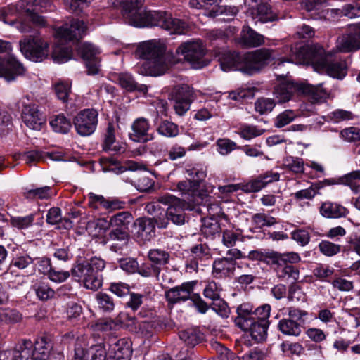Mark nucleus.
<instances>
[{
    "instance_id": "9b49d317",
    "label": "nucleus",
    "mask_w": 360,
    "mask_h": 360,
    "mask_svg": "<svg viewBox=\"0 0 360 360\" xmlns=\"http://www.w3.org/2000/svg\"><path fill=\"white\" fill-rule=\"evenodd\" d=\"M19 46L21 53L30 60L41 62L49 56V44L39 36L25 37Z\"/></svg>"
},
{
    "instance_id": "20e7f679",
    "label": "nucleus",
    "mask_w": 360,
    "mask_h": 360,
    "mask_svg": "<svg viewBox=\"0 0 360 360\" xmlns=\"http://www.w3.org/2000/svg\"><path fill=\"white\" fill-rule=\"evenodd\" d=\"M51 2L49 0H20L15 5L8 7L7 11L2 14L1 19L5 23L16 27L20 32H30L32 30V25L26 20H11L8 22L6 16L13 14L14 11L22 15L27 16L36 27H45L47 24L45 18L39 13H44L51 9Z\"/></svg>"
},
{
    "instance_id": "c9c22d12",
    "label": "nucleus",
    "mask_w": 360,
    "mask_h": 360,
    "mask_svg": "<svg viewBox=\"0 0 360 360\" xmlns=\"http://www.w3.org/2000/svg\"><path fill=\"white\" fill-rule=\"evenodd\" d=\"M148 257L150 262L161 271L162 267L169 263L170 255L165 250L155 248L148 251Z\"/></svg>"
},
{
    "instance_id": "5701e85b",
    "label": "nucleus",
    "mask_w": 360,
    "mask_h": 360,
    "mask_svg": "<svg viewBox=\"0 0 360 360\" xmlns=\"http://www.w3.org/2000/svg\"><path fill=\"white\" fill-rule=\"evenodd\" d=\"M279 179V173L273 171H267L248 182L245 190L249 192L256 193L265 188L268 184L278 181Z\"/></svg>"
},
{
    "instance_id": "c756f323",
    "label": "nucleus",
    "mask_w": 360,
    "mask_h": 360,
    "mask_svg": "<svg viewBox=\"0 0 360 360\" xmlns=\"http://www.w3.org/2000/svg\"><path fill=\"white\" fill-rule=\"evenodd\" d=\"M253 307L248 303L241 304L237 308L238 316L235 319L236 325L240 329H246L252 324Z\"/></svg>"
},
{
    "instance_id": "ea45409f",
    "label": "nucleus",
    "mask_w": 360,
    "mask_h": 360,
    "mask_svg": "<svg viewBox=\"0 0 360 360\" xmlns=\"http://www.w3.org/2000/svg\"><path fill=\"white\" fill-rule=\"evenodd\" d=\"M238 12V9L236 6H219L217 9H212L208 11L207 15L210 18H216L218 16H223L221 18V20H230L233 18L234 16Z\"/></svg>"
},
{
    "instance_id": "774afa93",
    "label": "nucleus",
    "mask_w": 360,
    "mask_h": 360,
    "mask_svg": "<svg viewBox=\"0 0 360 360\" xmlns=\"http://www.w3.org/2000/svg\"><path fill=\"white\" fill-rule=\"evenodd\" d=\"M191 252L195 259H207L210 256V249L205 244H198L191 248Z\"/></svg>"
},
{
    "instance_id": "473e14b6",
    "label": "nucleus",
    "mask_w": 360,
    "mask_h": 360,
    "mask_svg": "<svg viewBox=\"0 0 360 360\" xmlns=\"http://www.w3.org/2000/svg\"><path fill=\"white\" fill-rule=\"evenodd\" d=\"M132 220V214L128 211H123L112 215L110 218L108 226L113 229L129 231Z\"/></svg>"
},
{
    "instance_id": "72a5a7b5",
    "label": "nucleus",
    "mask_w": 360,
    "mask_h": 360,
    "mask_svg": "<svg viewBox=\"0 0 360 360\" xmlns=\"http://www.w3.org/2000/svg\"><path fill=\"white\" fill-rule=\"evenodd\" d=\"M278 328L284 335L298 337L302 333L301 325L296 321L283 318L278 321Z\"/></svg>"
},
{
    "instance_id": "680f3d73",
    "label": "nucleus",
    "mask_w": 360,
    "mask_h": 360,
    "mask_svg": "<svg viewBox=\"0 0 360 360\" xmlns=\"http://www.w3.org/2000/svg\"><path fill=\"white\" fill-rule=\"evenodd\" d=\"M252 221L258 227L271 226L276 224V218L264 213L255 214L252 217Z\"/></svg>"
},
{
    "instance_id": "69168bd1",
    "label": "nucleus",
    "mask_w": 360,
    "mask_h": 360,
    "mask_svg": "<svg viewBox=\"0 0 360 360\" xmlns=\"http://www.w3.org/2000/svg\"><path fill=\"white\" fill-rule=\"evenodd\" d=\"M88 204L91 207L94 209L103 207L106 210L108 198H105L104 196L90 193L88 195Z\"/></svg>"
},
{
    "instance_id": "6ab92c4d",
    "label": "nucleus",
    "mask_w": 360,
    "mask_h": 360,
    "mask_svg": "<svg viewBox=\"0 0 360 360\" xmlns=\"http://www.w3.org/2000/svg\"><path fill=\"white\" fill-rule=\"evenodd\" d=\"M22 119L27 127L36 131H39L46 123L45 116L35 104H28L24 106L22 111Z\"/></svg>"
},
{
    "instance_id": "79ce46f5",
    "label": "nucleus",
    "mask_w": 360,
    "mask_h": 360,
    "mask_svg": "<svg viewBox=\"0 0 360 360\" xmlns=\"http://www.w3.org/2000/svg\"><path fill=\"white\" fill-rule=\"evenodd\" d=\"M96 300L98 307L103 312L109 313L115 309L113 298L105 292H98L96 295Z\"/></svg>"
},
{
    "instance_id": "393cba45",
    "label": "nucleus",
    "mask_w": 360,
    "mask_h": 360,
    "mask_svg": "<svg viewBox=\"0 0 360 360\" xmlns=\"http://www.w3.org/2000/svg\"><path fill=\"white\" fill-rule=\"evenodd\" d=\"M134 224L137 236L143 240L150 241L155 236V221L152 218H138Z\"/></svg>"
},
{
    "instance_id": "c85d7f7f",
    "label": "nucleus",
    "mask_w": 360,
    "mask_h": 360,
    "mask_svg": "<svg viewBox=\"0 0 360 360\" xmlns=\"http://www.w3.org/2000/svg\"><path fill=\"white\" fill-rule=\"evenodd\" d=\"M240 43L248 48L257 47L264 44V38L263 35L257 33L249 26H246L243 27L242 30Z\"/></svg>"
},
{
    "instance_id": "3c124183",
    "label": "nucleus",
    "mask_w": 360,
    "mask_h": 360,
    "mask_svg": "<svg viewBox=\"0 0 360 360\" xmlns=\"http://www.w3.org/2000/svg\"><path fill=\"white\" fill-rule=\"evenodd\" d=\"M220 226L218 222L214 219H205L201 227L202 234L207 238H213L219 232Z\"/></svg>"
},
{
    "instance_id": "cd10ccee",
    "label": "nucleus",
    "mask_w": 360,
    "mask_h": 360,
    "mask_svg": "<svg viewBox=\"0 0 360 360\" xmlns=\"http://www.w3.org/2000/svg\"><path fill=\"white\" fill-rule=\"evenodd\" d=\"M320 213L326 218L338 219L346 217L349 211L346 207L338 203L326 201L322 203L320 207Z\"/></svg>"
},
{
    "instance_id": "0e129e2a",
    "label": "nucleus",
    "mask_w": 360,
    "mask_h": 360,
    "mask_svg": "<svg viewBox=\"0 0 360 360\" xmlns=\"http://www.w3.org/2000/svg\"><path fill=\"white\" fill-rule=\"evenodd\" d=\"M211 309L222 318L228 317L230 314L226 302L221 298L213 301Z\"/></svg>"
},
{
    "instance_id": "4be33fe9",
    "label": "nucleus",
    "mask_w": 360,
    "mask_h": 360,
    "mask_svg": "<svg viewBox=\"0 0 360 360\" xmlns=\"http://www.w3.org/2000/svg\"><path fill=\"white\" fill-rule=\"evenodd\" d=\"M236 264V261L228 257L217 258L212 264V275L217 278L229 277L233 274Z\"/></svg>"
},
{
    "instance_id": "b1692460",
    "label": "nucleus",
    "mask_w": 360,
    "mask_h": 360,
    "mask_svg": "<svg viewBox=\"0 0 360 360\" xmlns=\"http://www.w3.org/2000/svg\"><path fill=\"white\" fill-rule=\"evenodd\" d=\"M31 350L33 360H47L52 348L51 338L47 335H43L37 338Z\"/></svg>"
},
{
    "instance_id": "de8ad7c7",
    "label": "nucleus",
    "mask_w": 360,
    "mask_h": 360,
    "mask_svg": "<svg viewBox=\"0 0 360 360\" xmlns=\"http://www.w3.org/2000/svg\"><path fill=\"white\" fill-rule=\"evenodd\" d=\"M34 262V259L27 253H17L13 257L11 265L18 269L23 270Z\"/></svg>"
},
{
    "instance_id": "9d476101",
    "label": "nucleus",
    "mask_w": 360,
    "mask_h": 360,
    "mask_svg": "<svg viewBox=\"0 0 360 360\" xmlns=\"http://www.w3.org/2000/svg\"><path fill=\"white\" fill-rule=\"evenodd\" d=\"M11 43L0 39V77L11 82L24 73L25 68L11 53Z\"/></svg>"
},
{
    "instance_id": "7c9ffc66",
    "label": "nucleus",
    "mask_w": 360,
    "mask_h": 360,
    "mask_svg": "<svg viewBox=\"0 0 360 360\" xmlns=\"http://www.w3.org/2000/svg\"><path fill=\"white\" fill-rule=\"evenodd\" d=\"M150 127L149 122L147 119L144 117L136 119L131 125L133 132L129 135L130 139L137 142L141 140L144 141H148V139L145 137L148 135Z\"/></svg>"
},
{
    "instance_id": "aec40b11",
    "label": "nucleus",
    "mask_w": 360,
    "mask_h": 360,
    "mask_svg": "<svg viewBox=\"0 0 360 360\" xmlns=\"http://www.w3.org/2000/svg\"><path fill=\"white\" fill-rule=\"evenodd\" d=\"M132 354L131 342L125 338L111 344L107 352V360H130Z\"/></svg>"
},
{
    "instance_id": "0eeeda50",
    "label": "nucleus",
    "mask_w": 360,
    "mask_h": 360,
    "mask_svg": "<svg viewBox=\"0 0 360 360\" xmlns=\"http://www.w3.org/2000/svg\"><path fill=\"white\" fill-rule=\"evenodd\" d=\"M86 26L82 20L72 19L69 22L58 27L55 37L58 43L71 41H79L85 34ZM72 50L69 46L57 44L53 50L51 56L55 63H64L72 58Z\"/></svg>"
},
{
    "instance_id": "4468645a",
    "label": "nucleus",
    "mask_w": 360,
    "mask_h": 360,
    "mask_svg": "<svg viewBox=\"0 0 360 360\" xmlns=\"http://www.w3.org/2000/svg\"><path fill=\"white\" fill-rule=\"evenodd\" d=\"M195 97L194 90L190 86L181 84L175 86L172 92L175 112L179 116L184 115L190 109Z\"/></svg>"
},
{
    "instance_id": "603ef678",
    "label": "nucleus",
    "mask_w": 360,
    "mask_h": 360,
    "mask_svg": "<svg viewBox=\"0 0 360 360\" xmlns=\"http://www.w3.org/2000/svg\"><path fill=\"white\" fill-rule=\"evenodd\" d=\"M275 105L274 99L269 98H260L255 101V109L261 115L267 114L272 111Z\"/></svg>"
},
{
    "instance_id": "39448f33",
    "label": "nucleus",
    "mask_w": 360,
    "mask_h": 360,
    "mask_svg": "<svg viewBox=\"0 0 360 360\" xmlns=\"http://www.w3.org/2000/svg\"><path fill=\"white\" fill-rule=\"evenodd\" d=\"M252 261L262 262L273 266L279 278H290L296 281L300 278V271L295 266L288 264H296L301 261L300 255L295 252L281 253L271 250H254L246 255Z\"/></svg>"
},
{
    "instance_id": "052dcab7",
    "label": "nucleus",
    "mask_w": 360,
    "mask_h": 360,
    "mask_svg": "<svg viewBox=\"0 0 360 360\" xmlns=\"http://www.w3.org/2000/svg\"><path fill=\"white\" fill-rule=\"evenodd\" d=\"M296 115L292 110H285L277 115L275 122V126L278 128H281L290 122H292Z\"/></svg>"
},
{
    "instance_id": "a211bd4d",
    "label": "nucleus",
    "mask_w": 360,
    "mask_h": 360,
    "mask_svg": "<svg viewBox=\"0 0 360 360\" xmlns=\"http://www.w3.org/2000/svg\"><path fill=\"white\" fill-rule=\"evenodd\" d=\"M271 0H251L255 3L250 8V13L254 20L262 23L273 22L277 20V15L274 12L270 5Z\"/></svg>"
},
{
    "instance_id": "4d7b16f0",
    "label": "nucleus",
    "mask_w": 360,
    "mask_h": 360,
    "mask_svg": "<svg viewBox=\"0 0 360 360\" xmlns=\"http://www.w3.org/2000/svg\"><path fill=\"white\" fill-rule=\"evenodd\" d=\"M264 131V129L257 126L245 124L240 127L239 134L243 139L249 140L262 135Z\"/></svg>"
},
{
    "instance_id": "c03bdc74",
    "label": "nucleus",
    "mask_w": 360,
    "mask_h": 360,
    "mask_svg": "<svg viewBox=\"0 0 360 360\" xmlns=\"http://www.w3.org/2000/svg\"><path fill=\"white\" fill-rule=\"evenodd\" d=\"M360 180V170L352 171L340 179V182L348 186L354 193L360 191V185L358 181Z\"/></svg>"
},
{
    "instance_id": "6e6d98bb",
    "label": "nucleus",
    "mask_w": 360,
    "mask_h": 360,
    "mask_svg": "<svg viewBox=\"0 0 360 360\" xmlns=\"http://www.w3.org/2000/svg\"><path fill=\"white\" fill-rule=\"evenodd\" d=\"M319 249L323 255L333 257L340 252L341 246L328 240H322L319 244Z\"/></svg>"
},
{
    "instance_id": "423d86ee",
    "label": "nucleus",
    "mask_w": 360,
    "mask_h": 360,
    "mask_svg": "<svg viewBox=\"0 0 360 360\" xmlns=\"http://www.w3.org/2000/svg\"><path fill=\"white\" fill-rule=\"evenodd\" d=\"M136 56L144 60L139 69V72L143 75L158 77L164 75L169 69L163 48L153 41L141 43L136 49Z\"/></svg>"
},
{
    "instance_id": "8fccbe9b",
    "label": "nucleus",
    "mask_w": 360,
    "mask_h": 360,
    "mask_svg": "<svg viewBox=\"0 0 360 360\" xmlns=\"http://www.w3.org/2000/svg\"><path fill=\"white\" fill-rule=\"evenodd\" d=\"M284 167L295 174H301L304 172V162L302 159L296 157H288L284 160Z\"/></svg>"
},
{
    "instance_id": "a18cd8bd",
    "label": "nucleus",
    "mask_w": 360,
    "mask_h": 360,
    "mask_svg": "<svg viewBox=\"0 0 360 360\" xmlns=\"http://www.w3.org/2000/svg\"><path fill=\"white\" fill-rule=\"evenodd\" d=\"M34 220V214H30L24 217H11L10 223L13 227L18 229H26L33 224Z\"/></svg>"
},
{
    "instance_id": "6e6552de",
    "label": "nucleus",
    "mask_w": 360,
    "mask_h": 360,
    "mask_svg": "<svg viewBox=\"0 0 360 360\" xmlns=\"http://www.w3.org/2000/svg\"><path fill=\"white\" fill-rule=\"evenodd\" d=\"M104 259L92 257L89 261L77 259L73 264L70 272L72 276L88 290L96 291L103 284V278L100 273L105 268Z\"/></svg>"
},
{
    "instance_id": "f8f14e48",
    "label": "nucleus",
    "mask_w": 360,
    "mask_h": 360,
    "mask_svg": "<svg viewBox=\"0 0 360 360\" xmlns=\"http://www.w3.org/2000/svg\"><path fill=\"white\" fill-rule=\"evenodd\" d=\"M176 53L196 69L202 68L205 64L203 60L206 49L201 41H189L182 43L176 49Z\"/></svg>"
},
{
    "instance_id": "e433bc0d",
    "label": "nucleus",
    "mask_w": 360,
    "mask_h": 360,
    "mask_svg": "<svg viewBox=\"0 0 360 360\" xmlns=\"http://www.w3.org/2000/svg\"><path fill=\"white\" fill-rule=\"evenodd\" d=\"M179 338L186 344L193 347L203 339V334L198 328L192 327L181 330Z\"/></svg>"
},
{
    "instance_id": "09e8293b",
    "label": "nucleus",
    "mask_w": 360,
    "mask_h": 360,
    "mask_svg": "<svg viewBox=\"0 0 360 360\" xmlns=\"http://www.w3.org/2000/svg\"><path fill=\"white\" fill-rule=\"evenodd\" d=\"M37 297L41 301H47L53 298L55 291L47 283H40L34 287Z\"/></svg>"
},
{
    "instance_id": "f03ea898",
    "label": "nucleus",
    "mask_w": 360,
    "mask_h": 360,
    "mask_svg": "<svg viewBox=\"0 0 360 360\" xmlns=\"http://www.w3.org/2000/svg\"><path fill=\"white\" fill-rule=\"evenodd\" d=\"M285 62L295 64L311 63L316 71L326 72L338 79H342L347 74L345 63L333 60L331 56L326 54L323 48L319 44L291 48L289 57L279 58L277 66Z\"/></svg>"
},
{
    "instance_id": "2eb2a0df",
    "label": "nucleus",
    "mask_w": 360,
    "mask_h": 360,
    "mask_svg": "<svg viewBox=\"0 0 360 360\" xmlns=\"http://www.w3.org/2000/svg\"><path fill=\"white\" fill-rule=\"evenodd\" d=\"M73 123L77 132L87 136L92 134L98 124V112L94 109H84L74 118Z\"/></svg>"
},
{
    "instance_id": "49530a36",
    "label": "nucleus",
    "mask_w": 360,
    "mask_h": 360,
    "mask_svg": "<svg viewBox=\"0 0 360 360\" xmlns=\"http://www.w3.org/2000/svg\"><path fill=\"white\" fill-rule=\"evenodd\" d=\"M321 184L313 183L311 185L306 188L297 191L294 193V198L297 200H311L312 199L321 188Z\"/></svg>"
},
{
    "instance_id": "ddd939ff",
    "label": "nucleus",
    "mask_w": 360,
    "mask_h": 360,
    "mask_svg": "<svg viewBox=\"0 0 360 360\" xmlns=\"http://www.w3.org/2000/svg\"><path fill=\"white\" fill-rule=\"evenodd\" d=\"M158 201L168 205L166 216L174 224L182 225L185 222V202L179 198L169 193L158 197Z\"/></svg>"
},
{
    "instance_id": "bb28decb",
    "label": "nucleus",
    "mask_w": 360,
    "mask_h": 360,
    "mask_svg": "<svg viewBox=\"0 0 360 360\" xmlns=\"http://www.w3.org/2000/svg\"><path fill=\"white\" fill-rule=\"evenodd\" d=\"M103 148L105 151H112L116 153H122L125 151L124 146L116 141L115 127L112 123L108 124L104 136Z\"/></svg>"
},
{
    "instance_id": "13d9d810",
    "label": "nucleus",
    "mask_w": 360,
    "mask_h": 360,
    "mask_svg": "<svg viewBox=\"0 0 360 360\" xmlns=\"http://www.w3.org/2000/svg\"><path fill=\"white\" fill-rule=\"evenodd\" d=\"M221 291V286L215 281H209L205 285L203 295L204 296L212 301L220 298V292Z\"/></svg>"
},
{
    "instance_id": "7ed1b4c3",
    "label": "nucleus",
    "mask_w": 360,
    "mask_h": 360,
    "mask_svg": "<svg viewBox=\"0 0 360 360\" xmlns=\"http://www.w3.org/2000/svg\"><path fill=\"white\" fill-rule=\"evenodd\" d=\"M274 58L271 50L260 49L244 54L224 51L220 54L219 60L223 71L240 70L252 75L259 72Z\"/></svg>"
},
{
    "instance_id": "412c9836",
    "label": "nucleus",
    "mask_w": 360,
    "mask_h": 360,
    "mask_svg": "<svg viewBox=\"0 0 360 360\" xmlns=\"http://www.w3.org/2000/svg\"><path fill=\"white\" fill-rule=\"evenodd\" d=\"M74 360H107L105 345L98 344L84 349L79 346L75 349Z\"/></svg>"
},
{
    "instance_id": "338daca9",
    "label": "nucleus",
    "mask_w": 360,
    "mask_h": 360,
    "mask_svg": "<svg viewBox=\"0 0 360 360\" xmlns=\"http://www.w3.org/2000/svg\"><path fill=\"white\" fill-rule=\"evenodd\" d=\"M218 151L221 155H227L236 148V143L229 139H219L217 141Z\"/></svg>"
},
{
    "instance_id": "a19ab883",
    "label": "nucleus",
    "mask_w": 360,
    "mask_h": 360,
    "mask_svg": "<svg viewBox=\"0 0 360 360\" xmlns=\"http://www.w3.org/2000/svg\"><path fill=\"white\" fill-rule=\"evenodd\" d=\"M157 131L160 135L167 138L176 137L179 134L178 125L168 120L161 121L157 127Z\"/></svg>"
},
{
    "instance_id": "bf43d9fd",
    "label": "nucleus",
    "mask_w": 360,
    "mask_h": 360,
    "mask_svg": "<svg viewBox=\"0 0 360 360\" xmlns=\"http://www.w3.org/2000/svg\"><path fill=\"white\" fill-rule=\"evenodd\" d=\"M117 79L118 83L122 88L125 89L128 91H136V82L131 75L127 72L120 73Z\"/></svg>"
},
{
    "instance_id": "4c0bfd02",
    "label": "nucleus",
    "mask_w": 360,
    "mask_h": 360,
    "mask_svg": "<svg viewBox=\"0 0 360 360\" xmlns=\"http://www.w3.org/2000/svg\"><path fill=\"white\" fill-rule=\"evenodd\" d=\"M33 348V343L30 340H24L15 347L13 354V360H30L32 357L31 350Z\"/></svg>"
},
{
    "instance_id": "864d4df0",
    "label": "nucleus",
    "mask_w": 360,
    "mask_h": 360,
    "mask_svg": "<svg viewBox=\"0 0 360 360\" xmlns=\"http://www.w3.org/2000/svg\"><path fill=\"white\" fill-rule=\"evenodd\" d=\"M130 184L141 192H148L154 186L153 180L146 175L139 176L135 181H130Z\"/></svg>"
},
{
    "instance_id": "f3484780",
    "label": "nucleus",
    "mask_w": 360,
    "mask_h": 360,
    "mask_svg": "<svg viewBox=\"0 0 360 360\" xmlns=\"http://www.w3.org/2000/svg\"><path fill=\"white\" fill-rule=\"evenodd\" d=\"M79 50L85 61L88 74L92 75L98 74L100 67L98 56L101 53L100 49L91 43L85 42L81 45Z\"/></svg>"
},
{
    "instance_id": "f704fd0d",
    "label": "nucleus",
    "mask_w": 360,
    "mask_h": 360,
    "mask_svg": "<svg viewBox=\"0 0 360 360\" xmlns=\"http://www.w3.org/2000/svg\"><path fill=\"white\" fill-rule=\"evenodd\" d=\"M54 195L55 193L51 188L47 186L32 189H25L23 191V197L29 200H48Z\"/></svg>"
},
{
    "instance_id": "dca6fc26",
    "label": "nucleus",
    "mask_w": 360,
    "mask_h": 360,
    "mask_svg": "<svg viewBox=\"0 0 360 360\" xmlns=\"http://www.w3.org/2000/svg\"><path fill=\"white\" fill-rule=\"evenodd\" d=\"M197 281H187L165 292V297L169 304L186 302L191 299Z\"/></svg>"
},
{
    "instance_id": "5fc2aeb1",
    "label": "nucleus",
    "mask_w": 360,
    "mask_h": 360,
    "mask_svg": "<svg viewBox=\"0 0 360 360\" xmlns=\"http://www.w3.org/2000/svg\"><path fill=\"white\" fill-rule=\"evenodd\" d=\"M129 239V231L113 229L110 230L108 236V240L119 242L122 245H126Z\"/></svg>"
},
{
    "instance_id": "58836bf2",
    "label": "nucleus",
    "mask_w": 360,
    "mask_h": 360,
    "mask_svg": "<svg viewBox=\"0 0 360 360\" xmlns=\"http://www.w3.org/2000/svg\"><path fill=\"white\" fill-rule=\"evenodd\" d=\"M331 13L339 16H345L354 18L360 16V1L344 5L342 8H333Z\"/></svg>"
},
{
    "instance_id": "a878e982",
    "label": "nucleus",
    "mask_w": 360,
    "mask_h": 360,
    "mask_svg": "<svg viewBox=\"0 0 360 360\" xmlns=\"http://www.w3.org/2000/svg\"><path fill=\"white\" fill-rule=\"evenodd\" d=\"M338 47L342 52L356 51L360 49V37L349 26V32L338 38Z\"/></svg>"
},
{
    "instance_id": "1a4fd4ad",
    "label": "nucleus",
    "mask_w": 360,
    "mask_h": 360,
    "mask_svg": "<svg viewBox=\"0 0 360 360\" xmlns=\"http://www.w3.org/2000/svg\"><path fill=\"white\" fill-rule=\"evenodd\" d=\"M322 85L319 84L314 86L305 82L286 81L275 87L274 94L279 103L290 101L295 95H304L309 98L311 103H319L328 96L327 91Z\"/></svg>"
},
{
    "instance_id": "2f4dec72",
    "label": "nucleus",
    "mask_w": 360,
    "mask_h": 360,
    "mask_svg": "<svg viewBox=\"0 0 360 360\" xmlns=\"http://www.w3.org/2000/svg\"><path fill=\"white\" fill-rule=\"evenodd\" d=\"M251 321L252 324L248 328L242 330L250 332L252 338L256 342L264 340L267 336L269 321H256L254 319Z\"/></svg>"
},
{
    "instance_id": "37998d69",
    "label": "nucleus",
    "mask_w": 360,
    "mask_h": 360,
    "mask_svg": "<svg viewBox=\"0 0 360 360\" xmlns=\"http://www.w3.org/2000/svg\"><path fill=\"white\" fill-rule=\"evenodd\" d=\"M50 124L53 131L62 134L68 133L72 127L70 120L61 114L56 115L51 120Z\"/></svg>"
},
{
    "instance_id": "e2e57ef3",
    "label": "nucleus",
    "mask_w": 360,
    "mask_h": 360,
    "mask_svg": "<svg viewBox=\"0 0 360 360\" xmlns=\"http://www.w3.org/2000/svg\"><path fill=\"white\" fill-rule=\"evenodd\" d=\"M354 117V116L351 111L342 109H337L328 114L330 120L335 123L352 120Z\"/></svg>"
},
{
    "instance_id": "f257e3e1",
    "label": "nucleus",
    "mask_w": 360,
    "mask_h": 360,
    "mask_svg": "<svg viewBox=\"0 0 360 360\" xmlns=\"http://www.w3.org/2000/svg\"><path fill=\"white\" fill-rule=\"evenodd\" d=\"M143 0H125L123 2V16L127 22L136 27L158 26L169 34H184L188 25L182 20L174 18L165 11H147Z\"/></svg>"
}]
</instances>
